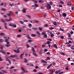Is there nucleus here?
Instances as JSON below:
<instances>
[{"mask_svg":"<svg viewBox=\"0 0 74 74\" xmlns=\"http://www.w3.org/2000/svg\"><path fill=\"white\" fill-rule=\"evenodd\" d=\"M8 39H7V38L5 40V42H8V40L10 39V38L9 37L8 38Z\"/></svg>","mask_w":74,"mask_h":74,"instance_id":"17","label":"nucleus"},{"mask_svg":"<svg viewBox=\"0 0 74 74\" xmlns=\"http://www.w3.org/2000/svg\"><path fill=\"white\" fill-rule=\"evenodd\" d=\"M60 31H62V32L64 31V29H62V28H60Z\"/></svg>","mask_w":74,"mask_h":74,"instance_id":"36","label":"nucleus"},{"mask_svg":"<svg viewBox=\"0 0 74 74\" xmlns=\"http://www.w3.org/2000/svg\"><path fill=\"white\" fill-rule=\"evenodd\" d=\"M23 55H24V53H23L19 56L21 58H23Z\"/></svg>","mask_w":74,"mask_h":74,"instance_id":"10","label":"nucleus"},{"mask_svg":"<svg viewBox=\"0 0 74 74\" xmlns=\"http://www.w3.org/2000/svg\"><path fill=\"white\" fill-rule=\"evenodd\" d=\"M26 10H27V9L25 8H24L23 9L22 11L23 12V13H26Z\"/></svg>","mask_w":74,"mask_h":74,"instance_id":"4","label":"nucleus"},{"mask_svg":"<svg viewBox=\"0 0 74 74\" xmlns=\"http://www.w3.org/2000/svg\"><path fill=\"white\" fill-rule=\"evenodd\" d=\"M74 6L72 7L71 10H74Z\"/></svg>","mask_w":74,"mask_h":74,"instance_id":"58","label":"nucleus"},{"mask_svg":"<svg viewBox=\"0 0 74 74\" xmlns=\"http://www.w3.org/2000/svg\"><path fill=\"white\" fill-rule=\"evenodd\" d=\"M1 21L2 22H4V20L3 19H1Z\"/></svg>","mask_w":74,"mask_h":74,"instance_id":"56","label":"nucleus"},{"mask_svg":"<svg viewBox=\"0 0 74 74\" xmlns=\"http://www.w3.org/2000/svg\"><path fill=\"white\" fill-rule=\"evenodd\" d=\"M41 62H43V63H47V62L44 61L43 60H42L40 61Z\"/></svg>","mask_w":74,"mask_h":74,"instance_id":"11","label":"nucleus"},{"mask_svg":"<svg viewBox=\"0 0 74 74\" xmlns=\"http://www.w3.org/2000/svg\"><path fill=\"white\" fill-rule=\"evenodd\" d=\"M36 36V35L34 34H32L31 35V36H32V37H35Z\"/></svg>","mask_w":74,"mask_h":74,"instance_id":"40","label":"nucleus"},{"mask_svg":"<svg viewBox=\"0 0 74 74\" xmlns=\"http://www.w3.org/2000/svg\"><path fill=\"white\" fill-rule=\"evenodd\" d=\"M32 30H37V28H36V27H33L32 28Z\"/></svg>","mask_w":74,"mask_h":74,"instance_id":"19","label":"nucleus"},{"mask_svg":"<svg viewBox=\"0 0 74 74\" xmlns=\"http://www.w3.org/2000/svg\"><path fill=\"white\" fill-rule=\"evenodd\" d=\"M21 36H22V35H18L17 36V37L19 38V37H21Z\"/></svg>","mask_w":74,"mask_h":74,"instance_id":"32","label":"nucleus"},{"mask_svg":"<svg viewBox=\"0 0 74 74\" xmlns=\"http://www.w3.org/2000/svg\"><path fill=\"white\" fill-rule=\"evenodd\" d=\"M45 32H43L42 33V35H45Z\"/></svg>","mask_w":74,"mask_h":74,"instance_id":"54","label":"nucleus"},{"mask_svg":"<svg viewBox=\"0 0 74 74\" xmlns=\"http://www.w3.org/2000/svg\"><path fill=\"white\" fill-rule=\"evenodd\" d=\"M62 15L64 17L66 16H67V14L66 13H63L62 14Z\"/></svg>","mask_w":74,"mask_h":74,"instance_id":"9","label":"nucleus"},{"mask_svg":"<svg viewBox=\"0 0 74 74\" xmlns=\"http://www.w3.org/2000/svg\"><path fill=\"white\" fill-rule=\"evenodd\" d=\"M19 23H21V24H23V21H19Z\"/></svg>","mask_w":74,"mask_h":74,"instance_id":"43","label":"nucleus"},{"mask_svg":"<svg viewBox=\"0 0 74 74\" xmlns=\"http://www.w3.org/2000/svg\"><path fill=\"white\" fill-rule=\"evenodd\" d=\"M21 70H23V71L24 72H26V73H27L28 72L27 71H25V69H24V68H23V67H22L21 68Z\"/></svg>","mask_w":74,"mask_h":74,"instance_id":"5","label":"nucleus"},{"mask_svg":"<svg viewBox=\"0 0 74 74\" xmlns=\"http://www.w3.org/2000/svg\"><path fill=\"white\" fill-rule=\"evenodd\" d=\"M34 22H35V23H38V21L37 20H35Z\"/></svg>","mask_w":74,"mask_h":74,"instance_id":"55","label":"nucleus"},{"mask_svg":"<svg viewBox=\"0 0 74 74\" xmlns=\"http://www.w3.org/2000/svg\"><path fill=\"white\" fill-rule=\"evenodd\" d=\"M26 47H27V48H29V45L28 44H27L26 45Z\"/></svg>","mask_w":74,"mask_h":74,"instance_id":"51","label":"nucleus"},{"mask_svg":"<svg viewBox=\"0 0 74 74\" xmlns=\"http://www.w3.org/2000/svg\"><path fill=\"white\" fill-rule=\"evenodd\" d=\"M34 7H38V5L37 4H35L34 5Z\"/></svg>","mask_w":74,"mask_h":74,"instance_id":"26","label":"nucleus"},{"mask_svg":"<svg viewBox=\"0 0 74 74\" xmlns=\"http://www.w3.org/2000/svg\"><path fill=\"white\" fill-rule=\"evenodd\" d=\"M12 27H16V25L15 24H13Z\"/></svg>","mask_w":74,"mask_h":74,"instance_id":"13","label":"nucleus"},{"mask_svg":"<svg viewBox=\"0 0 74 74\" xmlns=\"http://www.w3.org/2000/svg\"><path fill=\"white\" fill-rule=\"evenodd\" d=\"M67 35H68V36L69 37H71V34H70L68 33L67 34Z\"/></svg>","mask_w":74,"mask_h":74,"instance_id":"33","label":"nucleus"},{"mask_svg":"<svg viewBox=\"0 0 74 74\" xmlns=\"http://www.w3.org/2000/svg\"><path fill=\"white\" fill-rule=\"evenodd\" d=\"M13 24H9V26H12V25Z\"/></svg>","mask_w":74,"mask_h":74,"instance_id":"57","label":"nucleus"},{"mask_svg":"<svg viewBox=\"0 0 74 74\" xmlns=\"http://www.w3.org/2000/svg\"><path fill=\"white\" fill-rule=\"evenodd\" d=\"M54 29V28L53 27H50L49 28V29H50V30H52V29Z\"/></svg>","mask_w":74,"mask_h":74,"instance_id":"46","label":"nucleus"},{"mask_svg":"<svg viewBox=\"0 0 74 74\" xmlns=\"http://www.w3.org/2000/svg\"><path fill=\"white\" fill-rule=\"evenodd\" d=\"M67 4L69 6H71V2H69L67 3Z\"/></svg>","mask_w":74,"mask_h":74,"instance_id":"15","label":"nucleus"},{"mask_svg":"<svg viewBox=\"0 0 74 74\" xmlns=\"http://www.w3.org/2000/svg\"><path fill=\"white\" fill-rule=\"evenodd\" d=\"M49 3L50 4V5H52V4H53V3H52V2H49Z\"/></svg>","mask_w":74,"mask_h":74,"instance_id":"64","label":"nucleus"},{"mask_svg":"<svg viewBox=\"0 0 74 74\" xmlns=\"http://www.w3.org/2000/svg\"><path fill=\"white\" fill-rule=\"evenodd\" d=\"M31 49L32 51L33 52H36V51H35V50H34V49L33 47H32L31 48Z\"/></svg>","mask_w":74,"mask_h":74,"instance_id":"7","label":"nucleus"},{"mask_svg":"<svg viewBox=\"0 0 74 74\" xmlns=\"http://www.w3.org/2000/svg\"><path fill=\"white\" fill-rule=\"evenodd\" d=\"M36 74H44V73L40 72H38L36 73Z\"/></svg>","mask_w":74,"mask_h":74,"instance_id":"48","label":"nucleus"},{"mask_svg":"<svg viewBox=\"0 0 74 74\" xmlns=\"http://www.w3.org/2000/svg\"><path fill=\"white\" fill-rule=\"evenodd\" d=\"M39 53L40 54V55H42V51H40Z\"/></svg>","mask_w":74,"mask_h":74,"instance_id":"61","label":"nucleus"},{"mask_svg":"<svg viewBox=\"0 0 74 74\" xmlns=\"http://www.w3.org/2000/svg\"><path fill=\"white\" fill-rule=\"evenodd\" d=\"M47 10H49L51 8V6L49 4H47Z\"/></svg>","mask_w":74,"mask_h":74,"instance_id":"1","label":"nucleus"},{"mask_svg":"<svg viewBox=\"0 0 74 74\" xmlns=\"http://www.w3.org/2000/svg\"><path fill=\"white\" fill-rule=\"evenodd\" d=\"M6 15L8 16H11V14L10 13L9 14H7Z\"/></svg>","mask_w":74,"mask_h":74,"instance_id":"27","label":"nucleus"},{"mask_svg":"<svg viewBox=\"0 0 74 74\" xmlns=\"http://www.w3.org/2000/svg\"><path fill=\"white\" fill-rule=\"evenodd\" d=\"M10 19L8 20V21L10 22V21H12V18H11V17H10Z\"/></svg>","mask_w":74,"mask_h":74,"instance_id":"31","label":"nucleus"},{"mask_svg":"<svg viewBox=\"0 0 74 74\" xmlns=\"http://www.w3.org/2000/svg\"><path fill=\"white\" fill-rule=\"evenodd\" d=\"M49 72H51L52 73H53V70L49 69Z\"/></svg>","mask_w":74,"mask_h":74,"instance_id":"24","label":"nucleus"},{"mask_svg":"<svg viewBox=\"0 0 74 74\" xmlns=\"http://www.w3.org/2000/svg\"><path fill=\"white\" fill-rule=\"evenodd\" d=\"M47 60H50V58L48 57H47Z\"/></svg>","mask_w":74,"mask_h":74,"instance_id":"52","label":"nucleus"},{"mask_svg":"<svg viewBox=\"0 0 74 74\" xmlns=\"http://www.w3.org/2000/svg\"><path fill=\"white\" fill-rule=\"evenodd\" d=\"M5 20L6 22H8V19H5Z\"/></svg>","mask_w":74,"mask_h":74,"instance_id":"59","label":"nucleus"},{"mask_svg":"<svg viewBox=\"0 0 74 74\" xmlns=\"http://www.w3.org/2000/svg\"><path fill=\"white\" fill-rule=\"evenodd\" d=\"M33 55H34V56H38V54H37L36 53H35V52H33L32 53Z\"/></svg>","mask_w":74,"mask_h":74,"instance_id":"6","label":"nucleus"},{"mask_svg":"<svg viewBox=\"0 0 74 74\" xmlns=\"http://www.w3.org/2000/svg\"><path fill=\"white\" fill-rule=\"evenodd\" d=\"M60 53L62 55H65L64 52H60Z\"/></svg>","mask_w":74,"mask_h":74,"instance_id":"37","label":"nucleus"},{"mask_svg":"<svg viewBox=\"0 0 74 74\" xmlns=\"http://www.w3.org/2000/svg\"><path fill=\"white\" fill-rule=\"evenodd\" d=\"M36 33H37V34H38V35H39V36H40V32H36Z\"/></svg>","mask_w":74,"mask_h":74,"instance_id":"41","label":"nucleus"},{"mask_svg":"<svg viewBox=\"0 0 74 74\" xmlns=\"http://www.w3.org/2000/svg\"><path fill=\"white\" fill-rule=\"evenodd\" d=\"M29 26V27H32V24H31V23H29L28 25Z\"/></svg>","mask_w":74,"mask_h":74,"instance_id":"35","label":"nucleus"},{"mask_svg":"<svg viewBox=\"0 0 74 74\" xmlns=\"http://www.w3.org/2000/svg\"><path fill=\"white\" fill-rule=\"evenodd\" d=\"M51 37H53V36H54V34H51Z\"/></svg>","mask_w":74,"mask_h":74,"instance_id":"42","label":"nucleus"},{"mask_svg":"<svg viewBox=\"0 0 74 74\" xmlns=\"http://www.w3.org/2000/svg\"><path fill=\"white\" fill-rule=\"evenodd\" d=\"M33 40H28V42L29 43L32 42H33Z\"/></svg>","mask_w":74,"mask_h":74,"instance_id":"20","label":"nucleus"},{"mask_svg":"<svg viewBox=\"0 0 74 74\" xmlns=\"http://www.w3.org/2000/svg\"><path fill=\"white\" fill-rule=\"evenodd\" d=\"M39 2L41 3H44V1H43L42 0H40V1H39Z\"/></svg>","mask_w":74,"mask_h":74,"instance_id":"28","label":"nucleus"},{"mask_svg":"<svg viewBox=\"0 0 74 74\" xmlns=\"http://www.w3.org/2000/svg\"><path fill=\"white\" fill-rule=\"evenodd\" d=\"M8 62L9 63V64H11V61H10V60H9L8 61Z\"/></svg>","mask_w":74,"mask_h":74,"instance_id":"50","label":"nucleus"},{"mask_svg":"<svg viewBox=\"0 0 74 74\" xmlns=\"http://www.w3.org/2000/svg\"><path fill=\"white\" fill-rule=\"evenodd\" d=\"M27 38H28L29 39H31V38L28 35H27Z\"/></svg>","mask_w":74,"mask_h":74,"instance_id":"47","label":"nucleus"},{"mask_svg":"<svg viewBox=\"0 0 74 74\" xmlns=\"http://www.w3.org/2000/svg\"><path fill=\"white\" fill-rule=\"evenodd\" d=\"M56 34H57L58 35H59V34H60V32H57L56 33Z\"/></svg>","mask_w":74,"mask_h":74,"instance_id":"62","label":"nucleus"},{"mask_svg":"<svg viewBox=\"0 0 74 74\" xmlns=\"http://www.w3.org/2000/svg\"><path fill=\"white\" fill-rule=\"evenodd\" d=\"M0 61H3V59H2V58H1L0 56Z\"/></svg>","mask_w":74,"mask_h":74,"instance_id":"49","label":"nucleus"},{"mask_svg":"<svg viewBox=\"0 0 74 74\" xmlns=\"http://www.w3.org/2000/svg\"><path fill=\"white\" fill-rule=\"evenodd\" d=\"M22 48H19L18 49H17V51L14 50V51L15 52H16V53H19V49H21Z\"/></svg>","mask_w":74,"mask_h":74,"instance_id":"2","label":"nucleus"},{"mask_svg":"<svg viewBox=\"0 0 74 74\" xmlns=\"http://www.w3.org/2000/svg\"><path fill=\"white\" fill-rule=\"evenodd\" d=\"M44 37L45 38H47V35L46 34H45L44 35Z\"/></svg>","mask_w":74,"mask_h":74,"instance_id":"53","label":"nucleus"},{"mask_svg":"<svg viewBox=\"0 0 74 74\" xmlns=\"http://www.w3.org/2000/svg\"><path fill=\"white\" fill-rule=\"evenodd\" d=\"M10 57H11V58H15L16 57V58H18V55H14L11 56H10Z\"/></svg>","mask_w":74,"mask_h":74,"instance_id":"3","label":"nucleus"},{"mask_svg":"<svg viewBox=\"0 0 74 74\" xmlns=\"http://www.w3.org/2000/svg\"><path fill=\"white\" fill-rule=\"evenodd\" d=\"M6 44H10V43L9 42H6Z\"/></svg>","mask_w":74,"mask_h":74,"instance_id":"60","label":"nucleus"},{"mask_svg":"<svg viewBox=\"0 0 74 74\" xmlns=\"http://www.w3.org/2000/svg\"><path fill=\"white\" fill-rule=\"evenodd\" d=\"M5 46L6 47H10V46H11V45H10V44H6L5 45Z\"/></svg>","mask_w":74,"mask_h":74,"instance_id":"14","label":"nucleus"},{"mask_svg":"<svg viewBox=\"0 0 74 74\" xmlns=\"http://www.w3.org/2000/svg\"><path fill=\"white\" fill-rule=\"evenodd\" d=\"M0 36H5V34L4 33H0Z\"/></svg>","mask_w":74,"mask_h":74,"instance_id":"21","label":"nucleus"},{"mask_svg":"<svg viewBox=\"0 0 74 74\" xmlns=\"http://www.w3.org/2000/svg\"><path fill=\"white\" fill-rule=\"evenodd\" d=\"M24 62L25 63H27V60L26 58H24Z\"/></svg>","mask_w":74,"mask_h":74,"instance_id":"12","label":"nucleus"},{"mask_svg":"<svg viewBox=\"0 0 74 74\" xmlns=\"http://www.w3.org/2000/svg\"><path fill=\"white\" fill-rule=\"evenodd\" d=\"M1 51H2V52L3 53H5L6 52H5V50H1Z\"/></svg>","mask_w":74,"mask_h":74,"instance_id":"18","label":"nucleus"},{"mask_svg":"<svg viewBox=\"0 0 74 74\" xmlns=\"http://www.w3.org/2000/svg\"><path fill=\"white\" fill-rule=\"evenodd\" d=\"M44 52H47L48 51V49H45L44 50Z\"/></svg>","mask_w":74,"mask_h":74,"instance_id":"45","label":"nucleus"},{"mask_svg":"<svg viewBox=\"0 0 74 74\" xmlns=\"http://www.w3.org/2000/svg\"><path fill=\"white\" fill-rule=\"evenodd\" d=\"M60 3H61V4H64V2L62 1L61 0L60 1Z\"/></svg>","mask_w":74,"mask_h":74,"instance_id":"39","label":"nucleus"},{"mask_svg":"<svg viewBox=\"0 0 74 74\" xmlns=\"http://www.w3.org/2000/svg\"><path fill=\"white\" fill-rule=\"evenodd\" d=\"M3 40L0 39V42H3Z\"/></svg>","mask_w":74,"mask_h":74,"instance_id":"44","label":"nucleus"},{"mask_svg":"<svg viewBox=\"0 0 74 74\" xmlns=\"http://www.w3.org/2000/svg\"><path fill=\"white\" fill-rule=\"evenodd\" d=\"M39 30H40V31H42V27H39L38 28Z\"/></svg>","mask_w":74,"mask_h":74,"instance_id":"25","label":"nucleus"},{"mask_svg":"<svg viewBox=\"0 0 74 74\" xmlns=\"http://www.w3.org/2000/svg\"><path fill=\"white\" fill-rule=\"evenodd\" d=\"M29 66H34V65L33 64H32L31 63H29Z\"/></svg>","mask_w":74,"mask_h":74,"instance_id":"38","label":"nucleus"},{"mask_svg":"<svg viewBox=\"0 0 74 74\" xmlns=\"http://www.w3.org/2000/svg\"><path fill=\"white\" fill-rule=\"evenodd\" d=\"M53 24H54V25L55 26H56L57 23L56 22H54L53 23Z\"/></svg>","mask_w":74,"mask_h":74,"instance_id":"30","label":"nucleus"},{"mask_svg":"<svg viewBox=\"0 0 74 74\" xmlns=\"http://www.w3.org/2000/svg\"><path fill=\"white\" fill-rule=\"evenodd\" d=\"M49 72H51L52 73H53V70L49 69Z\"/></svg>","mask_w":74,"mask_h":74,"instance_id":"23","label":"nucleus"},{"mask_svg":"<svg viewBox=\"0 0 74 74\" xmlns=\"http://www.w3.org/2000/svg\"><path fill=\"white\" fill-rule=\"evenodd\" d=\"M47 32L48 33H49V34H52V32L48 30L47 31Z\"/></svg>","mask_w":74,"mask_h":74,"instance_id":"16","label":"nucleus"},{"mask_svg":"<svg viewBox=\"0 0 74 74\" xmlns=\"http://www.w3.org/2000/svg\"><path fill=\"white\" fill-rule=\"evenodd\" d=\"M9 60V59L6 58V61H8Z\"/></svg>","mask_w":74,"mask_h":74,"instance_id":"63","label":"nucleus"},{"mask_svg":"<svg viewBox=\"0 0 74 74\" xmlns=\"http://www.w3.org/2000/svg\"><path fill=\"white\" fill-rule=\"evenodd\" d=\"M53 47H54V48H56V49H57V48H58V47L57 46V45H56V44H54L53 45Z\"/></svg>","mask_w":74,"mask_h":74,"instance_id":"22","label":"nucleus"},{"mask_svg":"<svg viewBox=\"0 0 74 74\" xmlns=\"http://www.w3.org/2000/svg\"><path fill=\"white\" fill-rule=\"evenodd\" d=\"M26 16L28 18H29V19H30V18H31V17L29 16V15H26Z\"/></svg>","mask_w":74,"mask_h":74,"instance_id":"29","label":"nucleus"},{"mask_svg":"<svg viewBox=\"0 0 74 74\" xmlns=\"http://www.w3.org/2000/svg\"><path fill=\"white\" fill-rule=\"evenodd\" d=\"M1 10L2 11H6V9H5V8H2V9H1Z\"/></svg>","mask_w":74,"mask_h":74,"instance_id":"34","label":"nucleus"},{"mask_svg":"<svg viewBox=\"0 0 74 74\" xmlns=\"http://www.w3.org/2000/svg\"><path fill=\"white\" fill-rule=\"evenodd\" d=\"M60 72H61V71L60 70L58 71H56L55 72V73L56 74H58V73H60Z\"/></svg>","mask_w":74,"mask_h":74,"instance_id":"8","label":"nucleus"}]
</instances>
